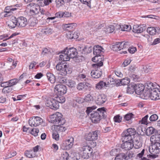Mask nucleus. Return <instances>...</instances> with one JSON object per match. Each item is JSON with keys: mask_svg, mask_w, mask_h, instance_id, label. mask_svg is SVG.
<instances>
[{"mask_svg": "<svg viewBox=\"0 0 160 160\" xmlns=\"http://www.w3.org/2000/svg\"><path fill=\"white\" fill-rule=\"evenodd\" d=\"M90 115L92 122L97 123L100 120L102 117L105 118L106 117L107 112L105 108L103 107L98 109L96 111H93Z\"/></svg>", "mask_w": 160, "mask_h": 160, "instance_id": "nucleus-1", "label": "nucleus"}, {"mask_svg": "<svg viewBox=\"0 0 160 160\" xmlns=\"http://www.w3.org/2000/svg\"><path fill=\"white\" fill-rule=\"evenodd\" d=\"M27 20L23 17H20L17 19L13 16L11 17V28H14L16 26L25 27L27 24Z\"/></svg>", "mask_w": 160, "mask_h": 160, "instance_id": "nucleus-2", "label": "nucleus"}, {"mask_svg": "<svg viewBox=\"0 0 160 160\" xmlns=\"http://www.w3.org/2000/svg\"><path fill=\"white\" fill-rule=\"evenodd\" d=\"M152 83H149L147 85L146 88L150 90V98L154 100L160 99V91L157 88H155Z\"/></svg>", "mask_w": 160, "mask_h": 160, "instance_id": "nucleus-3", "label": "nucleus"}, {"mask_svg": "<svg viewBox=\"0 0 160 160\" xmlns=\"http://www.w3.org/2000/svg\"><path fill=\"white\" fill-rule=\"evenodd\" d=\"M64 61H61L58 63L56 66V68L57 70L59 71V74L62 76H65L67 74H70L72 71L68 68V66L67 65V63H63Z\"/></svg>", "mask_w": 160, "mask_h": 160, "instance_id": "nucleus-4", "label": "nucleus"}, {"mask_svg": "<svg viewBox=\"0 0 160 160\" xmlns=\"http://www.w3.org/2000/svg\"><path fill=\"white\" fill-rule=\"evenodd\" d=\"M144 87L142 84H133L130 87H128L127 92L128 93H131L135 92L136 94L140 95L144 91Z\"/></svg>", "mask_w": 160, "mask_h": 160, "instance_id": "nucleus-5", "label": "nucleus"}, {"mask_svg": "<svg viewBox=\"0 0 160 160\" xmlns=\"http://www.w3.org/2000/svg\"><path fill=\"white\" fill-rule=\"evenodd\" d=\"M103 63L102 61L99 62L92 64V66L95 70H92L91 73V76L93 78H98L101 77L102 73L100 67L103 66Z\"/></svg>", "mask_w": 160, "mask_h": 160, "instance_id": "nucleus-6", "label": "nucleus"}, {"mask_svg": "<svg viewBox=\"0 0 160 160\" xmlns=\"http://www.w3.org/2000/svg\"><path fill=\"white\" fill-rule=\"evenodd\" d=\"M79 153L84 159L88 158L93 152L92 148L89 146H84L79 148Z\"/></svg>", "mask_w": 160, "mask_h": 160, "instance_id": "nucleus-7", "label": "nucleus"}, {"mask_svg": "<svg viewBox=\"0 0 160 160\" xmlns=\"http://www.w3.org/2000/svg\"><path fill=\"white\" fill-rule=\"evenodd\" d=\"M51 120L52 123L55 124L60 123L62 125L65 123V120L63 118L62 114L59 112H57L51 117Z\"/></svg>", "mask_w": 160, "mask_h": 160, "instance_id": "nucleus-8", "label": "nucleus"}, {"mask_svg": "<svg viewBox=\"0 0 160 160\" xmlns=\"http://www.w3.org/2000/svg\"><path fill=\"white\" fill-rule=\"evenodd\" d=\"M121 139L123 142L121 145V148L125 150H129L134 146L132 139H129L126 138H122Z\"/></svg>", "mask_w": 160, "mask_h": 160, "instance_id": "nucleus-9", "label": "nucleus"}, {"mask_svg": "<svg viewBox=\"0 0 160 160\" xmlns=\"http://www.w3.org/2000/svg\"><path fill=\"white\" fill-rule=\"evenodd\" d=\"M28 8L29 9V14L31 15L37 14L39 12L40 8L37 4L31 3L27 5Z\"/></svg>", "mask_w": 160, "mask_h": 160, "instance_id": "nucleus-10", "label": "nucleus"}, {"mask_svg": "<svg viewBox=\"0 0 160 160\" xmlns=\"http://www.w3.org/2000/svg\"><path fill=\"white\" fill-rule=\"evenodd\" d=\"M43 122V120L40 117L34 116L29 119L28 123L31 127H37L41 124Z\"/></svg>", "mask_w": 160, "mask_h": 160, "instance_id": "nucleus-11", "label": "nucleus"}, {"mask_svg": "<svg viewBox=\"0 0 160 160\" xmlns=\"http://www.w3.org/2000/svg\"><path fill=\"white\" fill-rule=\"evenodd\" d=\"M46 105L47 107L54 110L58 109L59 107L58 102H57L54 99H50L47 100L46 101Z\"/></svg>", "mask_w": 160, "mask_h": 160, "instance_id": "nucleus-12", "label": "nucleus"}, {"mask_svg": "<svg viewBox=\"0 0 160 160\" xmlns=\"http://www.w3.org/2000/svg\"><path fill=\"white\" fill-rule=\"evenodd\" d=\"M136 133V131L134 128H129L124 131L122 133V138L125 137L129 139H132V136Z\"/></svg>", "mask_w": 160, "mask_h": 160, "instance_id": "nucleus-13", "label": "nucleus"}, {"mask_svg": "<svg viewBox=\"0 0 160 160\" xmlns=\"http://www.w3.org/2000/svg\"><path fill=\"white\" fill-rule=\"evenodd\" d=\"M67 89L66 86L63 84H57L54 88V91L57 94L63 95L67 91Z\"/></svg>", "mask_w": 160, "mask_h": 160, "instance_id": "nucleus-14", "label": "nucleus"}, {"mask_svg": "<svg viewBox=\"0 0 160 160\" xmlns=\"http://www.w3.org/2000/svg\"><path fill=\"white\" fill-rule=\"evenodd\" d=\"M93 48V52L94 54L95 55L94 57L92 58V61L95 62L97 61V59H98L97 58L98 56H100L102 52L103 49L102 47L99 45L95 46Z\"/></svg>", "mask_w": 160, "mask_h": 160, "instance_id": "nucleus-15", "label": "nucleus"}, {"mask_svg": "<svg viewBox=\"0 0 160 160\" xmlns=\"http://www.w3.org/2000/svg\"><path fill=\"white\" fill-rule=\"evenodd\" d=\"M151 143L153 144L151 146L152 149L150 148L149 149V152L153 154L158 153L160 151V143L158 142Z\"/></svg>", "mask_w": 160, "mask_h": 160, "instance_id": "nucleus-16", "label": "nucleus"}, {"mask_svg": "<svg viewBox=\"0 0 160 160\" xmlns=\"http://www.w3.org/2000/svg\"><path fill=\"white\" fill-rule=\"evenodd\" d=\"M98 131H95L90 132L86 136L85 138L87 140L94 141L98 138Z\"/></svg>", "mask_w": 160, "mask_h": 160, "instance_id": "nucleus-17", "label": "nucleus"}, {"mask_svg": "<svg viewBox=\"0 0 160 160\" xmlns=\"http://www.w3.org/2000/svg\"><path fill=\"white\" fill-rule=\"evenodd\" d=\"M68 53V55L69 56L70 58H74L78 54L77 49L74 48H66Z\"/></svg>", "mask_w": 160, "mask_h": 160, "instance_id": "nucleus-18", "label": "nucleus"}, {"mask_svg": "<svg viewBox=\"0 0 160 160\" xmlns=\"http://www.w3.org/2000/svg\"><path fill=\"white\" fill-rule=\"evenodd\" d=\"M146 29L144 24L135 25L133 26V31L136 33H141Z\"/></svg>", "mask_w": 160, "mask_h": 160, "instance_id": "nucleus-19", "label": "nucleus"}, {"mask_svg": "<svg viewBox=\"0 0 160 160\" xmlns=\"http://www.w3.org/2000/svg\"><path fill=\"white\" fill-rule=\"evenodd\" d=\"M106 100V96L104 94H100L97 96L96 102L97 104L100 105L105 102Z\"/></svg>", "mask_w": 160, "mask_h": 160, "instance_id": "nucleus-20", "label": "nucleus"}, {"mask_svg": "<svg viewBox=\"0 0 160 160\" xmlns=\"http://www.w3.org/2000/svg\"><path fill=\"white\" fill-rule=\"evenodd\" d=\"M67 54V51L65 48L62 52L61 54L59 56V60L63 61L64 62V63H65V61H68L70 59V57Z\"/></svg>", "mask_w": 160, "mask_h": 160, "instance_id": "nucleus-21", "label": "nucleus"}, {"mask_svg": "<svg viewBox=\"0 0 160 160\" xmlns=\"http://www.w3.org/2000/svg\"><path fill=\"white\" fill-rule=\"evenodd\" d=\"M74 138L72 137H68L65 142V146L67 149L71 148L73 145Z\"/></svg>", "mask_w": 160, "mask_h": 160, "instance_id": "nucleus-22", "label": "nucleus"}, {"mask_svg": "<svg viewBox=\"0 0 160 160\" xmlns=\"http://www.w3.org/2000/svg\"><path fill=\"white\" fill-rule=\"evenodd\" d=\"M147 85L146 86V87ZM150 90L147 89L146 87V89L144 90V91L140 95L141 98L143 99H147L150 97Z\"/></svg>", "mask_w": 160, "mask_h": 160, "instance_id": "nucleus-23", "label": "nucleus"}, {"mask_svg": "<svg viewBox=\"0 0 160 160\" xmlns=\"http://www.w3.org/2000/svg\"><path fill=\"white\" fill-rule=\"evenodd\" d=\"M13 1H12L11 3V17L12 14L15 13L17 12L18 8L19 7V5L17 4V1L16 0V2L15 4L13 3Z\"/></svg>", "mask_w": 160, "mask_h": 160, "instance_id": "nucleus-24", "label": "nucleus"}, {"mask_svg": "<svg viewBox=\"0 0 160 160\" xmlns=\"http://www.w3.org/2000/svg\"><path fill=\"white\" fill-rule=\"evenodd\" d=\"M40 34L43 35L51 34L53 31L52 29L46 27L41 28L40 29Z\"/></svg>", "mask_w": 160, "mask_h": 160, "instance_id": "nucleus-25", "label": "nucleus"}, {"mask_svg": "<svg viewBox=\"0 0 160 160\" xmlns=\"http://www.w3.org/2000/svg\"><path fill=\"white\" fill-rule=\"evenodd\" d=\"M157 132V130L152 127H149L148 128L146 129V134L147 136H150Z\"/></svg>", "mask_w": 160, "mask_h": 160, "instance_id": "nucleus-26", "label": "nucleus"}, {"mask_svg": "<svg viewBox=\"0 0 160 160\" xmlns=\"http://www.w3.org/2000/svg\"><path fill=\"white\" fill-rule=\"evenodd\" d=\"M150 141L151 142H160V134L157 133L152 135L150 138Z\"/></svg>", "mask_w": 160, "mask_h": 160, "instance_id": "nucleus-27", "label": "nucleus"}, {"mask_svg": "<svg viewBox=\"0 0 160 160\" xmlns=\"http://www.w3.org/2000/svg\"><path fill=\"white\" fill-rule=\"evenodd\" d=\"M47 76L48 80L52 83H54L56 79L55 76L50 72H47Z\"/></svg>", "mask_w": 160, "mask_h": 160, "instance_id": "nucleus-28", "label": "nucleus"}, {"mask_svg": "<svg viewBox=\"0 0 160 160\" xmlns=\"http://www.w3.org/2000/svg\"><path fill=\"white\" fill-rule=\"evenodd\" d=\"M89 84L87 82H80L77 85V89L79 91H81L88 86Z\"/></svg>", "mask_w": 160, "mask_h": 160, "instance_id": "nucleus-29", "label": "nucleus"}, {"mask_svg": "<svg viewBox=\"0 0 160 160\" xmlns=\"http://www.w3.org/2000/svg\"><path fill=\"white\" fill-rule=\"evenodd\" d=\"M62 95L58 94L55 98V100L57 101V102L60 103H63L65 102V99L64 97Z\"/></svg>", "mask_w": 160, "mask_h": 160, "instance_id": "nucleus-30", "label": "nucleus"}, {"mask_svg": "<svg viewBox=\"0 0 160 160\" xmlns=\"http://www.w3.org/2000/svg\"><path fill=\"white\" fill-rule=\"evenodd\" d=\"M24 153L25 155L29 158H34L36 155V153L32 150L26 151Z\"/></svg>", "mask_w": 160, "mask_h": 160, "instance_id": "nucleus-31", "label": "nucleus"}, {"mask_svg": "<svg viewBox=\"0 0 160 160\" xmlns=\"http://www.w3.org/2000/svg\"><path fill=\"white\" fill-rule=\"evenodd\" d=\"M92 47L91 46H85L84 48H82V53L87 54L92 52Z\"/></svg>", "mask_w": 160, "mask_h": 160, "instance_id": "nucleus-32", "label": "nucleus"}, {"mask_svg": "<svg viewBox=\"0 0 160 160\" xmlns=\"http://www.w3.org/2000/svg\"><path fill=\"white\" fill-rule=\"evenodd\" d=\"M112 49L114 51H119L123 49L122 46V43H121V42H116L112 45Z\"/></svg>", "mask_w": 160, "mask_h": 160, "instance_id": "nucleus-33", "label": "nucleus"}, {"mask_svg": "<svg viewBox=\"0 0 160 160\" xmlns=\"http://www.w3.org/2000/svg\"><path fill=\"white\" fill-rule=\"evenodd\" d=\"M64 28L68 30H70L75 28L76 26L75 23H71L64 24L63 25Z\"/></svg>", "mask_w": 160, "mask_h": 160, "instance_id": "nucleus-34", "label": "nucleus"}, {"mask_svg": "<svg viewBox=\"0 0 160 160\" xmlns=\"http://www.w3.org/2000/svg\"><path fill=\"white\" fill-rule=\"evenodd\" d=\"M106 82L108 86L110 85L114 84L116 83H117V85H118L116 81L110 76H109L107 79Z\"/></svg>", "mask_w": 160, "mask_h": 160, "instance_id": "nucleus-35", "label": "nucleus"}, {"mask_svg": "<svg viewBox=\"0 0 160 160\" xmlns=\"http://www.w3.org/2000/svg\"><path fill=\"white\" fill-rule=\"evenodd\" d=\"M121 31H129L131 29V27L130 25H119Z\"/></svg>", "mask_w": 160, "mask_h": 160, "instance_id": "nucleus-36", "label": "nucleus"}, {"mask_svg": "<svg viewBox=\"0 0 160 160\" xmlns=\"http://www.w3.org/2000/svg\"><path fill=\"white\" fill-rule=\"evenodd\" d=\"M104 87H108L106 82H104L103 81H100L97 84H96V88L98 89H101Z\"/></svg>", "mask_w": 160, "mask_h": 160, "instance_id": "nucleus-37", "label": "nucleus"}, {"mask_svg": "<svg viewBox=\"0 0 160 160\" xmlns=\"http://www.w3.org/2000/svg\"><path fill=\"white\" fill-rule=\"evenodd\" d=\"M147 32L150 35H153L156 34V29L154 27H149L147 28Z\"/></svg>", "mask_w": 160, "mask_h": 160, "instance_id": "nucleus-38", "label": "nucleus"}, {"mask_svg": "<svg viewBox=\"0 0 160 160\" xmlns=\"http://www.w3.org/2000/svg\"><path fill=\"white\" fill-rule=\"evenodd\" d=\"M63 124H61L60 123L58 124V125L55 126V128L56 131H58L59 132H61L65 131L66 128L65 127L63 126Z\"/></svg>", "mask_w": 160, "mask_h": 160, "instance_id": "nucleus-39", "label": "nucleus"}, {"mask_svg": "<svg viewBox=\"0 0 160 160\" xmlns=\"http://www.w3.org/2000/svg\"><path fill=\"white\" fill-rule=\"evenodd\" d=\"M119 84H121L122 85H128L130 82V80L128 78H124L121 80H119Z\"/></svg>", "mask_w": 160, "mask_h": 160, "instance_id": "nucleus-40", "label": "nucleus"}, {"mask_svg": "<svg viewBox=\"0 0 160 160\" xmlns=\"http://www.w3.org/2000/svg\"><path fill=\"white\" fill-rule=\"evenodd\" d=\"M115 30L114 27L113 25H110L107 27L104 31L107 33H110L113 32Z\"/></svg>", "mask_w": 160, "mask_h": 160, "instance_id": "nucleus-41", "label": "nucleus"}, {"mask_svg": "<svg viewBox=\"0 0 160 160\" xmlns=\"http://www.w3.org/2000/svg\"><path fill=\"white\" fill-rule=\"evenodd\" d=\"M67 79L65 77L62 76H59L56 79V81L57 83H63L66 82Z\"/></svg>", "mask_w": 160, "mask_h": 160, "instance_id": "nucleus-42", "label": "nucleus"}, {"mask_svg": "<svg viewBox=\"0 0 160 160\" xmlns=\"http://www.w3.org/2000/svg\"><path fill=\"white\" fill-rule=\"evenodd\" d=\"M133 147L136 149L139 148L142 146L141 142L138 140V138L135 139V141L133 142Z\"/></svg>", "mask_w": 160, "mask_h": 160, "instance_id": "nucleus-43", "label": "nucleus"}, {"mask_svg": "<svg viewBox=\"0 0 160 160\" xmlns=\"http://www.w3.org/2000/svg\"><path fill=\"white\" fill-rule=\"evenodd\" d=\"M126 160L125 155L124 153H121L116 155L115 160Z\"/></svg>", "mask_w": 160, "mask_h": 160, "instance_id": "nucleus-44", "label": "nucleus"}, {"mask_svg": "<svg viewBox=\"0 0 160 160\" xmlns=\"http://www.w3.org/2000/svg\"><path fill=\"white\" fill-rule=\"evenodd\" d=\"M78 79L82 81L86 82H88L89 79L86 78V76L84 74H80L78 76Z\"/></svg>", "mask_w": 160, "mask_h": 160, "instance_id": "nucleus-45", "label": "nucleus"}, {"mask_svg": "<svg viewBox=\"0 0 160 160\" xmlns=\"http://www.w3.org/2000/svg\"><path fill=\"white\" fill-rule=\"evenodd\" d=\"M133 114L132 113H128L125 115L124 117V121H130L133 118Z\"/></svg>", "mask_w": 160, "mask_h": 160, "instance_id": "nucleus-46", "label": "nucleus"}, {"mask_svg": "<svg viewBox=\"0 0 160 160\" xmlns=\"http://www.w3.org/2000/svg\"><path fill=\"white\" fill-rule=\"evenodd\" d=\"M69 159V154L66 151H65L62 154L61 160H68Z\"/></svg>", "mask_w": 160, "mask_h": 160, "instance_id": "nucleus-47", "label": "nucleus"}, {"mask_svg": "<svg viewBox=\"0 0 160 160\" xmlns=\"http://www.w3.org/2000/svg\"><path fill=\"white\" fill-rule=\"evenodd\" d=\"M113 120L116 122L120 123L122 120V117L119 115H116L114 117Z\"/></svg>", "mask_w": 160, "mask_h": 160, "instance_id": "nucleus-48", "label": "nucleus"}, {"mask_svg": "<svg viewBox=\"0 0 160 160\" xmlns=\"http://www.w3.org/2000/svg\"><path fill=\"white\" fill-rule=\"evenodd\" d=\"M84 100L85 102H89L93 101V98L90 94H88L85 97Z\"/></svg>", "mask_w": 160, "mask_h": 160, "instance_id": "nucleus-49", "label": "nucleus"}, {"mask_svg": "<svg viewBox=\"0 0 160 160\" xmlns=\"http://www.w3.org/2000/svg\"><path fill=\"white\" fill-rule=\"evenodd\" d=\"M0 84H1V86L4 88L10 87V80L4 82H2V81H1V82H0Z\"/></svg>", "mask_w": 160, "mask_h": 160, "instance_id": "nucleus-50", "label": "nucleus"}, {"mask_svg": "<svg viewBox=\"0 0 160 160\" xmlns=\"http://www.w3.org/2000/svg\"><path fill=\"white\" fill-rule=\"evenodd\" d=\"M148 115H146L145 116L142 118V119L140 121V122H141L142 124L147 125L149 123L148 121Z\"/></svg>", "mask_w": 160, "mask_h": 160, "instance_id": "nucleus-51", "label": "nucleus"}, {"mask_svg": "<svg viewBox=\"0 0 160 160\" xmlns=\"http://www.w3.org/2000/svg\"><path fill=\"white\" fill-rule=\"evenodd\" d=\"M65 2L66 0H56V5L58 7L64 5Z\"/></svg>", "mask_w": 160, "mask_h": 160, "instance_id": "nucleus-52", "label": "nucleus"}, {"mask_svg": "<svg viewBox=\"0 0 160 160\" xmlns=\"http://www.w3.org/2000/svg\"><path fill=\"white\" fill-rule=\"evenodd\" d=\"M10 87L4 88L2 90V92L7 96H9L10 94Z\"/></svg>", "mask_w": 160, "mask_h": 160, "instance_id": "nucleus-53", "label": "nucleus"}, {"mask_svg": "<svg viewBox=\"0 0 160 160\" xmlns=\"http://www.w3.org/2000/svg\"><path fill=\"white\" fill-rule=\"evenodd\" d=\"M129 76L131 79L135 82L138 81L139 79L138 77L136 74L131 73L130 74Z\"/></svg>", "mask_w": 160, "mask_h": 160, "instance_id": "nucleus-54", "label": "nucleus"}, {"mask_svg": "<svg viewBox=\"0 0 160 160\" xmlns=\"http://www.w3.org/2000/svg\"><path fill=\"white\" fill-rule=\"evenodd\" d=\"M12 62V65L11 66V70L15 68L16 67L18 63V61L16 60L13 59L12 58H11V62Z\"/></svg>", "mask_w": 160, "mask_h": 160, "instance_id": "nucleus-55", "label": "nucleus"}, {"mask_svg": "<svg viewBox=\"0 0 160 160\" xmlns=\"http://www.w3.org/2000/svg\"><path fill=\"white\" fill-rule=\"evenodd\" d=\"M125 155L126 160H128L132 158L133 155V153L131 152H127Z\"/></svg>", "mask_w": 160, "mask_h": 160, "instance_id": "nucleus-56", "label": "nucleus"}, {"mask_svg": "<svg viewBox=\"0 0 160 160\" xmlns=\"http://www.w3.org/2000/svg\"><path fill=\"white\" fill-rule=\"evenodd\" d=\"M67 83V85L70 88L75 87L76 84L75 82L74 81L71 80H68Z\"/></svg>", "mask_w": 160, "mask_h": 160, "instance_id": "nucleus-57", "label": "nucleus"}, {"mask_svg": "<svg viewBox=\"0 0 160 160\" xmlns=\"http://www.w3.org/2000/svg\"><path fill=\"white\" fill-rule=\"evenodd\" d=\"M52 136L53 138L56 140L59 139V135L57 131H53Z\"/></svg>", "mask_w": 160, "mask_h": 160, "instance_id": "nucleus-58", "label": "nucleus"}, {"mask_svg": "<svg viewBox=\"0 0 160 160\" xmlns=\"http://www.w3.org/2000/svg\"><path fill=\"white\" fill-rule=\"evenodd\" d=\"M158 118V116L156 114L152 115L149 118V120L151 121H154L157 120Z\"/></svg>", "mask_w": 160, "mask_h": 160, "instance_id": "nucleus-59", "label": "nucleus"}, {"mask_svg": "<svg viewBox=\"0 0 160 160\" xmlns=\"http://www.w3.org/2000/svg\"><path fill=\"white\" fill-rule=\"evenodd\" d=\"M39 129L37 128H34L31 130V133L35 136H37L39 132Z\"/></svg>", "mask_w": 160, "mask_h": 160, "instance_id": "nucleus-60", "label": "nucleus"}, {"mask_svg": "<svg viewBox=\"0 0 160 160\" xmlns=\"http://www.w3.org/2000/svg\"><path fill=\"white\" fill-rule=\"evenodd\" d=\"M122 43V49L128 48L129 45V42H121Z\"/></svg>", "mask_w": 160, "mask_h": 160, "instance_id": "nucleus-61", "label": "nucleus"}, {"mask_svg": "<svg viewBox=\"0 0 160 160\" xmlns=\"http://www.w3.org/2000/svg\"><path fill=\"white\" fill-rule=\"evenodd\" d=\"M122 43V49L128 48L129 45V42H121Z\"/></svg>", "mask_w": 160, "mask_h": 160, "instance_id": "nucleus-62", "label": "nucleus"}, {"mask_svg": "<svg viewBox=\"0 0 160 160\" xmlns=\"http://www.w3.org/2000/svg\"><path fill=\"white\" fill-rule=\"evenodd\" d=\"M131 62L130 60L127 59L124 61L123 63L122 64V66L123 67H125L129 64Z\"/></svg>", "mask_w": 160, "mask_h": 160, "instance_id": "nucleus-63", "label": "nucleus"}, {"mask_svg": "<svg viewBox=\"0 0 160 160\" xmlns=\"http://www.w3.org/2000/svg\"><path fill=\"white\" fill-rule=\"evenodd\" d=\"M136 48L135 47H131L128 49V51L131 53H134L136 51Z\"/></svg>", "mask_w": 160, "mask_h": 160, "instance_id": "nucleus-64", "label": "nucleus"}]
</instances>
